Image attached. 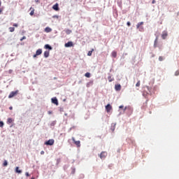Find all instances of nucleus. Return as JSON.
I'll return each instance as SVG.
<instances>
[{"label":"nucleus","instance_id":"1","mask_svg":"<svg viewBox=\"0 0 179 179\" xmlns=\"http://www.w3.org/2000/svg\"><path fill=\"white\" fill-rule=\"evenodd\" d=\"M17 94H19V90H15V92H11L10 93V94L8 95V98L12 99L14 96H16V95H17Z\"/></svg>","mask_w":179,"mask_h":179},{"label":"nucleus","instance_id":"2","mask_svg":"<svg viewBox=\"0 0 179 179\" xmlns=\"http://www.w3.org/2000/svg\"><path fill=\"white\" fill-rule=\"evenodd\" d=\"M141 25H143V22H138L136 28L138 29L140 31H143V27H141Z\"/></svg>","mask_w":179,"mask_h":179},{"label":"nucleus","instance_id":"3","mask_svg":"<svg viewBox=\"0 0 179 179\" xmlns=\"http://www.w3.org/2000/svg\"><path fill=\"white\" fill-rule=\"evenodd\" d=\"M112 110H113V106L110 105V103H108V105L106 106V113H110Z\"/></svg>","mask_w":179,"mask_h":179},{"label":"nucleus","instance_id":"4","mask_svg":"<svg viewBox=\"0 0 179 179\" xmlns=\"http://www.w3.org/2000/svg\"><path fill=\"white\" fill-rule=\"evenodd\" d=\"M55 144V140L54 138H50V140H48V141L45 142V145H54Z\"/></svg>","mask_w":179,"mask_h":179},{"label":"nucleus","instance_id":"5","mask_svg":"<svg viewBox=\"0 0 179 179\" xmlns=\"http://www.w3.org/2000/svg\"><path fill=\"white\" fill-rule=\"evenodd\" d=\"M108 155V152L106 151H102L100 154V157L101 159H106V157H107Z\"/></svg>","mask_w":179,"mask_h":179},{"label":"nucleus","instance_id":"6","mask_svg":"<svg viewBox=\"0 0 179 179\" xmlns=\"http://www.w3.org/2000/svg\"><path fill=\"white\" fill-rule=\"evenodd\" d=\"M72 140L73 141V143H75V144L77 145L78 148H80L81 144H80V141L78 140V141H76L75 138H72Z\"/></svg>","mask_w":179,"mask_h":179},{"label":"nucleus","instance_id":"7","mask_svg":"<svg viewBox=\"0 0 179 179\" xmlns=\"http://www.w3.org/2000/svg\"><path fill=\"white\" fill-rule=\"evenodd\" d=\"M42 52H43L42 49H38V50H36V54L34 55V58H36V57H37L38 55H41Z\"/></svg>","mask_w":179,"mask_h":179},{"label":"nucleus","instance_id":"8","mask_svg":"<svg viewBox=\"0 0 179 179\" xmlns=\"http://www.w3.org/2000/svg\"><path fill=\"white\" fill-rule=\"evenodd\" d=\"M167 36H168L167 31H163L162 34V39H166Z\"/></svg>","mask_w":179,"mask_h":179},{"label":"nucleus","instance_id":"9","mask_svg":"<svg viewBox=\"0 0 179 179\" xmlns=\"http://www.w3.org/2000/svg\"><path fill=\"white\" fill-rule=\"evenodd\" d=\"M71 46H73V41H68V43H65V47L66 48H69Z\"/></svg>","mask_w":179,"mask_h":179},{"label":"nucleus","instance_id":"10","mask_svg":"<svg viewBox=\"0 0 179 179\" xmlns=\"http://www.w3.org/2000/svg\"><path fill=\"white\" fill-rule=\"evenodd\" d=\"M52 8L54 9V10H59V4H57V3L55 5H53Z\"/></svg>","mask_w":179,"mask_h":179},{"label":"nucleus","instance_id":"11","mask_svg":"<svg viewBox=\"0 0 179 179\" xmlns=\"http://www.w3.org/2000/svg\"><path fill=\"white\" fill-rule=\"evenodd\" d=\"M52 103H53V104H55V105H59L58 100L57 98H52Z\"/></svg>","mask_w":179,"mask_h":179},{"label":"nucleus","instance_id":"12","mask_svg":"<svg viewBox=\"0 0 179 179\" xmlns=\"http://www.w3.org/2000/svg\"><path fill=\"white\" fill-rule=\"evenodd\" d=\"M121 87H122V86L120 85V84H117V85L115 86V90H117V91H120V90H121Z\"/></svg>","mask_w":179,"mask_h":179},{"label":"nucleus","instance_id":"13","mask_svg":"<svg viewBox=\"0 0 179 179\" xmlns=\"http://www.w3.org/2000/svg\"><path fill=\"white\" fill-rule=\"evenodd\" d=\"M44 30H45V33H50L52 31V29L50 28L49 27H47L46 28H45Z\"/></svg>","mask_w":179,"mask_h":179},{"label":"nucleus","instance_id":"14","mask_svg":"<svg viewBox=\"0 0 179 179\" xmlns=\"http://www.w3.org/2000/svg\"><path fill=\"white\" fill-rule=\"evenodd\" d=\"M49 55H50V52H48V50L44 52V57H45V58H48Z\"/></svg>","mask_w":179,"mask_h":179},{"label":"nucleus","instance_id":"15","mask_svg":"<svg viewBox=\"0 0 179 179\" xmlns=\"http://www.w3.org/2000/svg\"><path fill=\"white\" fill-rule=\"evenodd\" d=\"M30 10H31L30 15H31V16L34 15V14L35 13V9L34 8L31 7Z\"/></svg>","mask_w":179,"mask_h":179},{"label":"nucleus","instance_id":"16","mask_svg":"<svg viewBox=\"0 0 179 179\" xmlns=\"http://www.w3.org/2000/svg\"><path fill=\"white\" fill-rule=\"evenodd\" d=\"M157 44H158V38H156L154 43V48H157Z\"/></svg>","mask_w":179,"mask_h":179},{"label":"nucleus","instance_id":"17","mask_svg":"<svg viewBox=\"0 0 179 179\" xmlns=\"http://www.w3.org/2000/svg\"><path fill=\"white\" fill-rule=\"evenodd\" d=\"M45 49H50V50H52V46H50L48 44L45 45Z\"/></svg>","mask_w":179,"mask_h":179},{"label":"nucleus","instance_id":"18","mask_svg":"<svg viewBox=\"0 0 179 179\" xmlns=\"http://www.w3.org/2000/svg\"><path fill=\"white\" fill-rule=\"evenodd\" d=\"M15 171L16 173H18L20 174L22 173V170H19V166L15 167Z\"/></svg>","mask_w":179,"mask_h":179},{"label":"nucleus","instance_id":"19","mask_svg":"<svg viewBox=\"0 0 179 179\" xmlns=\"http://www.w3.org/2000/svg\"><path fill=\"white\" fill-rule=\"evenodd\" d=\"M71 33H72V30H71L70 29H66V34H71Z\"/></svg>","mask_w":179,"mask_h":179},{"label":"nucleus","instance_id":"20","mask_svg":"<svg viewBox=\"0 0 179 179\" xmlns=\"http://www.w3.org/2000/svg\"><path fill=\"white\" fill-rule=\"evenodd\" d=\"M117 52H112V57L113 58H117Z\"/></svg>","mask_w":179,"mask_h":179},{"label":"nucleus","instance_id":"21","mask_svg":"<svg viewBox=\"0 0 179 179\" xmlns=\"http://www.w3.org/2000/svg\"><path fill=\"white\" fill-rule=\"evenodd\" d=\"M133 110L132 108H131V106H125V108H124V112L126 111V110Z\"/></svg>","mask_w":179,"mask_h":179},{"label":"nucleus","instance_id":"22","mask_svg":"<svg viewBox=\"0 0 179 179\" xmlns=\"http://www.w3.org/2000/svg\"><path fill=\"white\" fill-rule=\"evenodd\" d=\"M13 119L12 117H8V120H7V122L8 124H10L11 122H13Z\"/></svg>","mask_w":179,"mask_h":179},{"label":"nucleus","instance_id":"23","mask_svg":"<svg viewBox=\"0 0 179 179\" xmlns=\"http://www.w3.org/2000/svg\"><path fill=\"white\" fill-rule=\"evenodd\" d=\"M93 52H94V49H92V50H90V52H88L87 55H88L89 57H91V55H92V54Z\"/></svg>","mask_w":179,"mask_h":179},{"label":"nucleus","instance_id":"24","mask_svg":"<svg viewBox=\"0 0 179 179\" xmlns=\"http://www.w3.org/2000/svg\"><path fill=\"white\" fill-rule=\"evenodd\" d=\"M9 30H10V31L11 33H13V32L15 31V28H14L13 27H10L9 28Z\"/></svg>","mask_w":179,"mask_h":179},{"label":"nucleus","instance_id":"25","mask_svg":"<svg viewBox=\"0 0 179 179\" xmlns=\"http://www.w3.org/2000/svg\"><path fill=\"white\" fill-rule=\"evenodd\" d=\"M85 76H86V78H90L91 74L90 73H85Z\"/></svg>","mask_w":179,"mask_h":179},{"label":"nucleus","instance_id":"26","mask_svg":"<svg viewBox=\"0 0 179 179\" xmlns=\"http://www.w3.org/2000/svg\"><path fill=\"white\" fill-rule=\"evenodd\" d=\"M114 80V78H112V76H108V81L111 82V81H113Z\"/></svg>","mask_w":179,"mask_h":179},{"label":"nucleus","instance_id":"27","mask_svg":"<svg viewBox=\"0 0 179 179\" xmlns=\"http://www.w3.org/2000/svg\"><path fill=\"white\" fill-rule=\"evenodd\" d=\"M141 85V81L138 80V81L136 83V86L139 87Z\"/></svg>","mask_w":179,"mask_h":179},{"label":"nucleus","instance_id":"28","mask_svg":"<svg viewBox=\"0 0 179 179\" xmlns=\"http://www.w3.org/2000/svg\"><path fill=\"white\" fill-rule=\"evenodd\" d=\"M4 125L3 121H0V127H3Z\"/></svg>","mask_w":179,"mask_h":179},{"label":"nucleus","instance_id":"29","mask_svg":"<svg viewBox=\"0 0 179 179\" xmlns=\"http://www.w3.org/2000/svg\"><path fill=\"white\" fill-rule=\"evenodd\" d=\"M7 165H8V162L6 160H5L3 162V166H7Z\"/></svg>","mask_w":179,"mask_h":179},{"label":"nucleus","instance_id":"30","mask_svg":"<svg viewBox=\"0 0 179 179\" xmlns=\"http://www.w3.org/2000/svg\"><path fill=\"white\" fill-rule=\"evenodd\" d=\"M159 62H163L164 57H159Z\"/></svg>","mask_w":179,"mask_h":179},{"label":"nucleus","instance_id":"31","mask_svg":"<svg viewBox=\"0 0 179 179\" xmlns=\"http://www.w3.org/2000/svg\"><path fill=\"white\" fill-rule=\"evenodd\" d=\"M175 75L178 76L179 75V70H177L175 73Z\"/></svg>","mask_w":179,"mask_h":179},{"label":"nucleus","instance_id":"32","mask_svg":"<svg viewBox=\"0 0 179 179\" xmlns=\"http://www.w3.org/2000/svg\"><path fill=\"white\" fill-rule=\"evenodd\" d=\"M120 109H123L124 108V105H120V106H119Z\"/></svg>","mask_w":179,"mask_h":179},{"label":"nucleus","instance_id":"33","mask_svg":"<svg viewBox=\"0 0 179 179\" xmlns=\"http://www.w3.org/2000/svg\"><path fill=\"white\" fill-rule=\"evenodd\" d=\"M127 24L128 27H131V22H127Z\"/></svg>","mask_w":179,"mask_h":179},{"label":"nucleus","instance_id":"34","mask_svg":"<svg viewBox=\"0 0 179 179\" xmlns=\"http://www.w3.org/2000/svg\"><path fill=\"white\" fill-rule=\"evenodd\" d=\"M26 39V36H23L22 38H21L20 41H22V40Z\"/></svg>","mask_w":179,"mask_h":179},{"label":"nucleus","instance_id":"35","mask_svg":"<svg viewBox=\"0 0 179 179\" xmlns=\"http://www.w3.org/2000/svg\"><path fill=\"white\" fill-rule=\"evenodd\" d=\"M13 27H18V24H16V23L13 24Z\"/></svg>","mask_w":179,"mask_h":179},{"label":"nucleus","instance_id":"36","mask_svg":"<svg viewBox=\"0 0 179 179\" xmlns=\"http://www.w3.org/2000/svg\"><path fill=\"white\" fill-rule=\"evenodd\" d=\"M43 154H45V151H41V155H43Z\"/></svg>","mask_w":179,"mask_h":179},{"label":"nucleus","instance_id":"37","mask_svg":"<svg viewBox=\"0 0 179 179\" xmlns=\"http://www.w3.org/2000/svg\"><path fill=\"white\" fill-rule=\"evenodd\" d=\"M156 0H152V4H155Z\"/></svg>","mask_w":179,"mask_h":179},{"label":"nucleus","instance_id":"38","mask_svg":"<svg viewBox=\"0 0 179 179\" xmlns=\"http://www.w3.org/2000/svg\"><path fill=\"white\" fill-rule=\"evenodd\" d=\"M25 176H29V173H25Z\"/></svg>","mask_w":179,"mask_h":179},{"label":"nucleus","instance_id":"39","mask_svg":"<svg viewBox=\"0 0 179 179\" xmlns=\"http://www.w3.org/2000/svg\"><path fill=\"white\" fill-rule=\"evenodd\" d=\"M9 109L13 110V106H10Z\"/></svg>","mask_w":179,"mask_h":179},{"label":"nucleus","instance_id":"40","mask_svg":"<svg viewBox=\"0 0 179 179\" xmlns=\"http://www.w3.org/2000/svg\"><path fill=\"white\" fill-rule=\"evenodd\" d=\"M3 12L2 9H0V14Z\"/></svg>","mask_w":179,"mask_h":179},{"label":"nucleus","instance_id":"41","mask_svg":"<svg viewBox=\"0 0 179 179\" xmlns=\"http://www.w3.org/2000/svg\"><path fill=\"white\" fill-rule=\"evenodd\" d=\"M73 174H75V170H73Z\"/></svg>","mask_w":179,"mask_h":179},{"label":"nucleus","instance_id":"42","mask_svg":"<svg viewBox=\"0 0 179 179\" xmlns=\"http://www.w3.org/2000/svg\"><path fill=\"white\" fill-rule=\"evenodd\" d=\"M1 1H0V6H1Z\"/></svg>","mask_w":179,"mask_h":179},{"label":"nucleus","instance_id":"43","mask_svg":"<svg viewBox=\"0 0 179 179\" xmlns=\"http://www.w3.org/2000/svg\"><path fill=\"white\" fill-rule=\"evenodd\" d=\"M143 95H144V96L145 95V92L143 93Z\"/></svg>","mask_w":179,"mask_h":179},{"label":"nucleus","instance_id":"44","mask_svg":"<svg viewBox=\"0 0 179 179\" xmlns=\"http://www.w3.org/2000/svg\"><path fill=\"white\" fill-rule=\"evenodd\" d=\"M32 179H34V178H32Z\"/></svg>","mask_w":179,"mask_h":179}]
</instances>
